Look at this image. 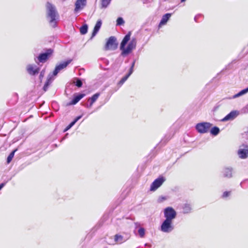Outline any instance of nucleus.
<instances>
[{"label":"nucleus","instance_id":"nucleus-1","mask_svg":"<svg viewBox=\"0 0 248 248\" xmlns=\"http://www.w3.org/2000/svg\"><path fill=\"white\" fill-rule=\"evenodd\" d=\"M131 33L128 32L124 37L121 43L120 49L121 51V55L125 57L132 52L133 50L136 48L137 46V39L136 38H132L131 40L130 36Z\"/></svg>","mask_w":248,"mask_h":248},{"label":"nucleus","instance_id":"nucleus-2","mask_svg":"<svg viewBox=\"0 0 248 248\" xmlns=\"http://www.w3.org/2000/svg\"><path fill=\"white\" fill-rule=\"evenodd\" d=\"M71 60H67L65 62H63L62 63L56 65L52 75H49L46 81V82L43 89L45 91H46L48 86L51 84L54 80L53 76H56L61 70L65 68L67 65L71 62Z\"/></svg>","mask_w":248,"mask_h":248},{"label":"nucleus","instance_id":"nucleus-3","mask_svg":"<svg viewBox=\"0 0 248 248\" xmlns=\"http://www.w3.org/2000/svg\"><path fill=\"white\" fill-rule=\"evenodd\" d=\"M46 6L47 16L50 18L49 22L53 27H55L56 26L55 20L56 16V11L55 7L52 4L48 2H47Z\"/></svg>","mask_w":248,"mask_h":248},{"label":"nucleus","instance_id":"nucleus-4","mask_svg":"<svg viewBox=\"0 0 248 248\" xmlns=\"http://www.w3.org/2000/svg\"><path fill=\"white\" fill-rule=\"evenodd\" d=\"M177 213L171 207H167L164 210V216L165 219L172 221L176 217Z\"/></svg>","mask_w":248,"mask_h":248},{"label":"nucleus","instance_id":"nucleus-5","mask_svg":"<svg viewBox=\"0 0 248 248\" xmlns=\"http://www.w3.org/2000/svg\"><path fill=\"white\" fill-rule=\"evenodd\" d=\"M212 124L208 122H202L197 124L195 126L196 130L200 133H205L209 131Z\"/></svg>","mask_w":248,"mask_h":248},{"label":"nucleus","instance_id":"nucleus-6","mask_svg":"<svg viewBox=\"0 0 248 248\" xmlns=\"http://www.w3.org/2000/svg\"><path fill=\"white\" fill-rule=\"evenodd\" d=\"M174 229L172 221L165 219L160 226V230L165 233H169Z\"/></svg>","mask_w":248,"mask_h":248},{"label":"nucleus","instance_id":"nucleus-7","mask_svg":"<svg viewBox=\"0 0 248 248\" xmlns=\"http://www.w3.org/2000/svg\"><path fill=\"white\" fill-rule=\"evenodd\" d=\"M118 46V43H117V39L115 36H110L105 46V49L108 50H115Z\"/></svg>","mask_w":248,"mask_h":248},{"label":"nucleus","instance_id":"nucleus-8","mask_svg":"<svg viewBox=\"0 0 248 248\" xmlns=\"http://www.w3.org/2000/svg\"><path fill=\"white\" fill-rule=\"evenodd\" d=\"M237 155L241 159H246L248 157V145L243 144L237 151Z\"/></svg>","mask_w":248,"mask_h":248},{"label":"nucleus","instance_id":"nucleus-9","mask_svg":"<svg viewBox=\"0 0 248 248\" xmlns=\"http://www.w3.org/2000/svg\"><path fill=\"white\" fill-rule=\"evenodd\" d=\"M165 180V179L162 176L156 179L151 185L150 190L155 191L156 190L162 185Z\"/></svg>","mask_w":248,"mask_h":248},{"label":"nucleus","instance_id":"nucleus-10","mask_svg":"<svg viewBox=\"0 0 248 248\" xmlns=\"http://www.w3.org/2000/svg\"><path fill=\"white\" fill-rule=\"evenodd\" d=\"M52 52L53 50L51 49H48L46 52L40 54L37 57L38 60L40 62H45Z\"/></svg>","mask_w":248,"mask_h":248},{"label":"nucleus","instance_id":"nucleus-11","mask_svg":"<svg viewBox=\"0 0 248 248\" xmlns=\"http://www.w3.org/2000/svg\"><path fill=\"white\" fill-rule=\"evenodd\" d=\"M27 70L30 75L34 76L39 73L40 68L36 65L29 64L27 66Z\"/></svg>","mask_w":248,"mask_h":248},{"label":"nucleus","instance_id":"nucleus-12","mask_svg":"<svg viewBox=\"0 0 248 248\" xmlns=\"http://www.w3.org/2000/svg\"><path fill=\"white\" fill-rule=\"evenodd\" d=\"M87 0H77L75 2L74 12L77 13L81 10L86 5Z\"/></svg>","mask_w":248,"mask_h":248},{"label":"nucleus","instance_id":"nucleus-13","mask_svg":"<svg viewBox=\"0 0 248 248\" xmlns=\"http://www.w3.org/2000/svg\"><path fill=\"white\" fill-rule=\"evenodd\" d=\"M238 114L239 113L237 111H232L225 117H224L221 121L222 122H226L230 120H232L237 116Z\"/></svg>","mask_w":248,"mask_h":248},{"label":"nucleus","instance_id":"nucleus-14","mask_svg":"<svg viewBox=\"0 0 248 248\" xmlns=\"http://www.w3.org/2000/svg\"><path fill=\"white\" fill-rule=\"evenodd\" d=\"M182 213L184 214H188L192 212V208L191 204L185 203L181 205Z\"/></svg>","mask_w":248,"mask_h":248},{"label":"nucleus","instance_id":"nucleus-15","mask_svg":"<svg viewBox=\"0 0 248 248\" xmlns=\"http://www.w3.org/2000/svg\"><path fill=\"white\" fill-rule=\"evenodd\" d=\"M102 25V21L101 19H99L96 23V24L94 27L93 31L92 32L91 39L94 37L99 31Z\"/></svg>","mask_w":248,"mask_h":248},{"label":"nucleus","instance_id":"nucleus-16","mask_svg":"<svg viewBox=\"0 0 248 248\" xmlns=\"http://www.w3.org/2000/svg\"><path fill=\"white\" fill-rule=\"evenodd\" d=\"M232 168L231 167H227L224 169L222 173L223 176L228 178L232 177Z\"/></svg>","mask_w":248,"mask_h":248},{"label":"nucleus","instance_id":"nucleus-17","mask_svg":"<svg viewBox=\"0 0 248 248\" xmlns=\"http://www.w3.org/2000/svg\"><path fill=\"white\" fill-rule=\"evenodd\" d=\"M171 16V14L170 13H167L163 15L159 23V27L160 28L162 26L165 25L170 17Z\"/></svg>","mask_w":248,"mask_h":248},{"label":"nucleus","instance_id":"nucleus-18","mask_svg":"<svg viewBox=\"0 0 248 248\" xmlns=\"http://www.w3.org/2000/svg\"><path fill=\"white\" fill-rule=\"evenodd\" d=\"M85 96L84 94L79 93L74 96L73 99L70 103V105L76 104L81 99Z\"/></svg>","mask_w":248,"mask_h":248},{"label":"nucleus","instance_id":"nucleus-19","mask_svg":"<svg viewBox=\"0 0 248 248\" xmlns=\"http://www.w3.org/2000/svg\"><path fill=\"white\" fill-rule=\"evenodd\" d=\"M82 117V115L77 117L73 121H72L65 129L64 131H66L71 128Z\"/></svg>","mask_w":248,"mask_h":248},{"label":"nucleus","instance_id":"nucleus-20","mask_svg":"<svg viewBox=\"0 0 248 248\" xmlns=\"http://www.w3.org/2000/svg\"><path fill=\"white\" fill-rule=\"evenodd\" d=\"M248 92V87L245 89L241 90L240 92H239L233 95L232 98H236L237 97H240V96L247 93Z\"/></svg>","mask_w":248,"mask_h":248},{"label":"nucleus","instance_id":"nucleus-21","mask_svg":"<svg viewBox=\"0 0 248 248\" xmlns=\"http://www.w3.org/2000/svg\"><path fill=\"white\" fill-rule=\"evenodd\" d=\"M220 132L219 128L217 126H214L210 130V133L212 135L216 136Z\"/></svg>","mask_w":248,"mask_h":248},{"label":"nucleus","instance_id":"nucleus-22","mask_svg":"<svg viewBox=\"0 0 248 248\" xmlns=\"http://www.w3.org/2000/svg\"><path fill=\"white\" fill-rule=\"evenodd\" d=\"M99 95V93H95L91 97L89 98L88 101L91 102V105H93L96 101Z\"/></svg>","mask_w":248,"mask_h":248},{"label":"nucleus","instance_id":"nucleus-23","mask_svg":"<svg viewBox=\"0 0 248 248\" xmlns=\"http://www.w3.org/2000/svg\"><path fill=\"white\" fill-rule=\"evenodd\" d=\"M111 0H101V8H106L110 4Z\"/></svg>","mask_w":248,"mask_h":248},{"label":"nucleus","instance_id":"nucleus-24","mask_svg":"<svg viewBox=\"0 0 248 248\" xmlns=\"http://www.w3.org/2000/svg\"><path fill=\"white\" fill-rule=\"evenodd\" d=\"M88 25L84 24L82 25L80 28V32L81 34H85L88 31Z\"/></svg>","mask_w":248,"mask_h":248},{"label":"nucleus","instance_id":"nucleus-25","mask_svg":"<svg viewBox=\"0 0 248 248\" xmlns=\"http://www.w3.org/2000/svg\"><path fill=\"white\" fill-rule=\"evenodd\" d=\"M131 75V74H130V73H129L127 74L125 76H124V77L122 78V79L119 82L118 84L120 86L122 85L124 83V82L128 79V78Z\"/></svg>","mask_w":248,"mask_h":248},{"label":"nucleus","instance_id":"nucleus-26","mask_svg":"<svg viewBox=\"0 0 248 248\" xmlns=\"http://www.w3.org/2000/svg\"><path fill=\"white\" fill-rule=\"evenodd\" d=\"M115 241L118 243H122L123 242V236L121 235L116 234L114 236Z\"/></svg>","mask_w":248,"mask_h":248},{"label":"nucleus","instance_id":"nucleus-27","mask_svg":"<svg viewBox=\"0 0 248 248\" xmlns=\"http://www.w3.org/2000/svg\"><path fill=\"white\" fill-rule=\"evenodd\" d=\"M17 151V149H15L14 151H13L10 155H8L7 158V162L8 163H9L11 160H12L13 158L14 157V155L15 152Z\"/></svg>","mask_w":248,"mask_h":248},{"label":"nucleus","instance_id":"nucleus-28","mask_svg":"<svg viewBox=\"0 0 248 248\" xmlns=\"http://www.w3.org/2000/svg\"><path fill=\"white\" fill-rule=\"evenodd\" d=\"M138 233L140 236L141 238H142L145 235V230L143 228H140L138 230Z\"/></svg>","mask_w":248,"mask_h":248},{"label":"nucleus","instance_id":"nucleus-29","mask_svg":"<svg viewBox=\"0 0 248 248\" xmlns=\"http://www.w3.org/2000/svg\"><path fill=\"white\" fill-rule=\"evenodd\" d=\"M116 22H117L116 25L117 26H121V25L124 24V21L122 17H119L117 18V19L116 20Z\"/></svg>","mask_w":248,"mask_h":248},{"label":"nucleus","instance_id":"nucleus-30","mask_svg":"<svg viewBox=\"0 0 248 248\" xmlns=\"http://www.w3.org/2000/svg\"><path fill=\"white\" fill-rule=\"evenodd\" d=\"M75 85L78 87H81L82 85V82L80 79L78 78H76V81L75 82Z\"/></svg>","mask_w":248,"mask_h":248},{"label":"nucleus","instance_id":"nucleus-31","mask_svg":"<svg viewBox=\"0 0 248 248\" xmlns=\"http://www.w3.org/2000/svg\"><path fill=\"white\" fill-rule=\"evenodd\" d=\"M135 61H134V62H132L131 65V67L129 69V73H130V74H132L133 72V69H134V65H135Z\"/></svg>","mask_w":248,"mask_h":248},{"label":"nucleus","instance_id":"nucleus-32","mask_svg":"<svg viewBox=\"0 0 248 248\" xmlns=\"http://www.w3.org/2000/svg\"><path fill=\"white\" fill-rule=\"evenodd\" d=\"M241 112L245 114L248 113V104L242 109Z\"/></svg>","mask_w":248,"mask_h":248},{"label":"nucleus","instance_id":"nucleus-33","mask_svg":"<svg viewBox=\"0 0 248 248\" xmlns=\"http://www.w3.org/2000/svg\"><path fill=\"white\" fill-rule=\"evenodd\" d=\"M230 195V191H225L223 193L222 197L224 198H226V197H228Z\"/></svg>","mask_w":248,"mask_h":248},{"label":"nucleus","instance_id":"nucleus-34","mask_svg":"<svg viewBox=\"0 0 248 248\" xmlns=\"http://www.w3.org/2000/svg\"><path fill=\"white\" fill-rule=\"evenodd\" d=\"M170 139V137L169 136L168 137H167V136L165 137V139H163L161 141V142H167V141H168Z\"/></svg>","mask_w":248,"mask_h":248},{"label":"nucleus","instance_id":"nucleus-35","mask_svg":"<svg viewBox=\"0 0 248 248\" xmlns=\"http://www.w3.org/2000/svg\"><path fill=\"white\" fill-rule=\"evenodd\" d=\"M44 74H45L44 71H42L41 72L40 76H39L40 78H41L44 77Z\"/></svg>","mask_w":248,"mask_h":248},{"label":"nucleus","instance_id":"nucleus-36","mask_svg":"<svg viewBox=\"0 0 248 248\" xmlns=\"http://www.w3.org/2000/svg\"><path fill=\"white\" fill-rule=\"evenodd\" d=\"M92 105H91V102H90V104H89V105H88V104H86V105H85V106L86 108H91L92 107Z\"/></svg>","mask_w":248,"mask_h":248},{"label":"nucleus","instance_id":"nucleus-37","mask_svg":"<svg viewBox=\"0 0 248 248\" xmlns=\"http://www.w3.org/2000/svg\"><path fill=\"white\" fill-rule=\"evenodd\" d=\"M5 183H2L0 184V190L3 187V186H5Z\"/></svg>","mask_w":248,"mask_h":248},{"label":"nucleus","instance_id":"nucleus-38","mask_svg":"<svg viewBox=\"0 0 248 248\" xmlns=\"http://www.w3.org/2000/svg\"><path fill=\"white\" fill-rule=\"evenodd\" d=\"M200 16H195L194 17V20L196 22H197V19H198V18Z\"/></svg>","mask_w":248,"mask_h":248},{"label":"nucleus","instance_id":"nucleus-39","mask_svg":"<svg viewBox=\"0 0 248 248\" xmlns=\"http://www.w3.org/2000/svg\"><path fill=\"white\" fill-rule=\"evenodd\" d=\"M161 200H160V202L162 201L163 200H166V198L165 197H161Z\"/></svg>","mask_w":248,"mask_h":248},{"label":"nucleus","instance_id":"nucleus-40","mask_svg":"<svg viewBox=\"0 0 248 248\" xmlns=\"http://www.w3.org/2000/svg\"><path fill=\"white\" fill-rule=\"evenodd\" d=\"M149 0H144V3H147Z\"/></svg>","mask_w":248,"mask_h":248},{"label":"nucleus","instance_id":"nucleus-41","mask_svg":"<svg viewBox=\"0 0 248 248\" xmlns=\"http://www.w3.org/2000/svg\"><path fill=\"white\" fill-rule=\"evenodd\" d=\"M186 0H181V1L182 2L185 1Z\"/></svg>","mask_w":248,"mask_h":248}]
</instances>
